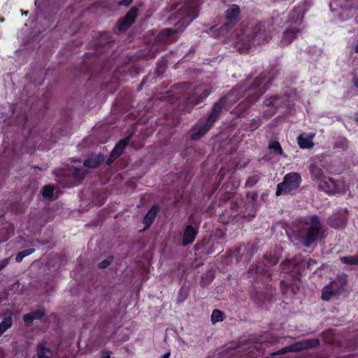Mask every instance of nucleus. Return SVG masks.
Returning <instances> with one entry per match:
<instances>
[{"label": "nucleus", "mask_w": 358, "mask_h": 358, "mask_svg": "<svg viewBox=\"0 0 358 358\" xmlns=\"http://www.w3.org/2000/svg\"><path fill=\"white\" fill-rule=\"evenodd\" d=\"M9 263V259H4L0 261V270L6 267Z\"/></svg>", "instance_id": "bb28decb"}, {"label": "nucleus", "mask_w": 358, "mask_h": 358, "mask_svg": "<svg viewBox=\"0 0 358 358\" xmlns=\"http://www.w3.org/2000/svg\"><path fill=\"white\" fill-rule=\"evenodd\" d=\"M129 141V138L127 137L122 139L112 150L110 156L108 159V164L111 163L115 159L118 157L122 152L124 148L127 146Z\"/></svg>", "instance_id": "f8f14e48"}, {"label": "nucleus", "mask_w": 358, "mask_h": 358, "mask_svg": "<svg viewBox=\"0 0 358 358\" xmlns=\"http://www.w3.org/2000/svg\"><path fill=\"white\" fill-rule=\"evenodd\" d=\"M34 252V249H27L19 252L15 257L16 262H21L24 257L32 254Z\"/></svg>", "instance_id": "5701e85b"}, {"label": "nucleus", "mask_w": 358, "mask_h": 358, "mask_svg": "<svg viewBox=\"0 0 358 358\" xmlns=\"http://www.w3.org/2000/svg\"><path fill=\"white\" fill-rule=\"evenodd\" d=\"M44 315V312L39 310L24 315L23 319L27 325H30L34 320H39Z\"/></svg>", "instance_id": "2eb2a0df"}, {"label": "nucleus", "mask_w": 358, "mask_h": 358, "mask_svg": "<svg viewBox=\"0 0 358 358\" xmlns=\"http://www.w3.org/2000/svg\"><path fill=\"white\" fill-rule=\"evenodd\" d=\"M319 187L328 194H334L338 191L336 182L331 178H324L318 185Z\"/></svg>", "instance_id": "1a4fd4ad"}, {"label": "nucleus", "mask_w": 358, "mask_h": 358, "mask_svg": "<svg viewBox=\"0 0 358 358\" xmlns=\"http://www.w3.org/2000/svg\"><path fill=\"white\" fill-rule=\"evenodd\" d=\"M354 84L357 87H358V78H355Z\"/></svg>", "instance_id": "72a5a7b5"}, {"label": "nucleus", "mask_w": 358, "mask_h": 358, "mask_svg": "<svg viewBox=\"0 0 358 358\" xmlns=\"http://www.w3.org/2000/svg\"><path fill=\"white\" fill-rule=\"evenodd\" d=\"M110 355L108 352H103L102 354L101 358H109Z\"/></svg>", "instance_id": "2f4dec72"}, {"label": "nucleus", "mask_w": 358, "mask_h": 358, "mask_svg": "<svg viewBox=\"0 0 358 358\" xmlns=\"http://www.w3.org/2000/svg\"><path fill=\"white\" fill-rule=\"evenodd\" d=\"M164 33L167 36H170L173 33V31L171 29H166L164 31Z\"/></svg>", "instance_id": "7c9ffc66"}, {"label": "nucleus", "mask_w": 358, "mask_h": 358, "mask_svg": "<svg viewBox=\"0 0 358 358\" xmlns=\"http://www.w3.org/2000/svg\"><path fill=\"white\" fill-rule=\"evenodd\" d=\"M103 160V157L100 155H90L84 162V165L89 168H96Z\"/></svg>", "instance_id": "dca6fc26"}, {"label": "nucleus", "mask_w": 358, "mask_h": 358, "mask_svg": "<svg viewBox=\"0 0 358 358\" xmlns=\"http://www.w3.org/2000/svg\"><path fill=\"white\" fill-rule=\"evenodd\" d=\"M357 120H358V119H357Z\"/></svg>", "instance_id": "58836bf2"}, {"label": "nucleus", "mask_w": 358, "mask_h": 358, "mask_svg": "<svg viewBox=\"0 0 358 358\" xmlns=\"http://www.w3.org/2000/svg\"><path fill=\"white\" fill-rule=\"evenodd\" d=\"M208 94L209 91L208 90L207 87L203 85H199L194 89L193 94L189 98V101L192 102L194 101V99H196L195 104H197L199 102L205 99Z\"/></svg>", "instance_id": "6e6552de"}, {"label": "nucleus", "mask_w": 358, "mask_h": 358, "mask_svg": "<svg viewBox=\"0 0 358 358\" xmlns=\"http://www.w3.org/2000/svg\"><path fill=\"white\" fill-rule=\"evenodd\" d=\"M170 356V353L169 352H167V353H165L164 355H163L161 358H169Z\"/></svg>", "instance_id": "473e14b6"}, {"label": "nucleus", "mask_w": 358, "mask_h": 358, "mask_svg": "<svg viewBox=\"0 0 358 358\" xmlns=\"http://www.w3.org/2000/svg\"><path fill=\"white\" fill-rule=\"evenodd\" d=\"M196 234L197 231L192 226H187L184 232L182 245H187L192 243Z\"/></svg>", "instance_id": "ddd939ff"}, {"label": "nucleus", "mask_w": 358, "mask_h": 358, "mask_svg": "<svg viewBox=\"0 0 358 358\" xmlns=\"http://www.w3.org/2000/svg\"><path fill=\"white\" fill-rule=\"evenodd\" d=\"M355 52H358V43L357 44V45L355 46Z\"/></svg>", "instance_id": "c9c22d12"}, {"label": "nucleus", "mask_w": 358, "mask_h": 358, "mask_svg": "<svg viewBox=\"0 0 358 358\" xmlns=\"http://www.w3.org/2000/svg\"><path fill=\"white\" fill-rule=\"evenodd\" d=\"M309 169L312 178L317 181L318 184L321 180H323L324 177L321 169L317 167L315 165H310Z\"/></svg>", "instance_id": "f3484780"}, {"label": "nucleus", "mask_w": 358, "mask_h": 358, "mask_svg": "<svg viewBox=\"0 0 358 358\" xmlns=\"http://www.w3.org/2000/svg\"><path fill=\"white\" fill-rule=\"evenodd\" d=\"M157 211V207L153 206L145 215L144 217V224L146 227H150L153 222Z\"/></svg>", "instance_id": "6ab92c4d"}, {"label": "nucleus", "mask_w": 358, "mask_h": 358, "mask_svg": "<svg viewBox=\"0 0 358 358\" xmlns=\"http://www.w3.org/2000/svg\"><path fill=\"white\" fill-rule=\"evenodd\" d=\"M269 148L273 150L276 153L282 155V149L278 142L274 141L269 145Z\"/></svg>", "instance_id": "393cba45"}, {"label": "nucleus", "mask_w": 358, "mask_h": 358, "mask_svg": "<svg viewBox=\"0 0 358 358\" xmlns=\"http://www.w3.org/2000/svg\"><path fill=\"white\" fill-rule=\"evenodd\" d=\"M301 182V176L296 172L289 173L284 177L282 182L277 185L276 196L287 194L296 189Z\"/></svg>", "instance_id": "f257e3e1"}, {"label": "nucleus", "mask_w": 358, "mask_h": 358, "mask_svg": "<svg viewBox=\"0 0 358 358\" xmlns=\"http://www.w3.org/2000/svg\"><path fill=\"white\" fill-rule=\"evenodd\" d=\"M267 105H271V104H273V102L271 100L268 101V102L266 103Z\"/></svg>", "instance_id": "f704fd0d"}, {"label": "nucleus", "mask_w": 358, "mask_h": 358, "mask_svg": "<svg viewBox=\"0 0 358 358\" xmlns=\"http://www.w3.org/2000/svg\"><path fill=\"white\" fill-rule=\"evenodd\" d=\"M137 8H133L128 12L125 17L119 23L118 29L120 31L127 30L134 23L137 16Z\"/></svg>", "instance_id": "423d86ee"}, {"label": "nucleus", "mask_w": 358, "mask_h": 358, "mask_svg": "<svg viewBox=\"0 0 358 358\" xmlns=\"http://www.w3.org/2000/svg\"><path fill=\"white\" fill-rule=\"evenodd\" d=\"M13 324V318L11 316H9L6 318H5L1 323H0V336L6 332L9 328L11 327Z\"/></svg>", "instance_id": "aec40b11"}, {"label": "nucleus", "mask_w": 358, "mask_h": 358, "mask_svg": "<svg viewBox=\"0 0 358 358\" xmlns=\"http://www.w3.org/2000/svg\"><path fill=\"white\" fill-rule=\"evenodd\" d=\"M132 2V0H122L121 1L119 4L120 5H124V6H129Z\"/></svg>", "instance_id": "c756f323"}, {"label": "nucleus", "mask_w": 358, "mask_h": 358, "mask_svg": "<svg viewBox=\"0 0 358 358\" xmlns=\"http://www.w3.org/2000/svg\"><path fill=\"white\" fill-rule=\"evenodd\" d=\"M239 15V8L236 5L230 6L226 12V17L229 21L236 20Z\"/></svg>", "instance_id": "a211bd4d"}, {"label": "nucleus", "mask_w": 358, "mask_h": 358, "mask_svg": "<svg viewBox=\"0 0 358 358\" xmlns=\"http://www.w3.org/2000/svg\"><path fill=\"white\" fill-rule=\"evenodd\" d=\"M197 11L195 8L189 7V10L187 11V16L185 17V26L188 25L193 19L197 17Z\"/></svg>", "instance_id": "412c9836"}, {"label": "nucleus", "mask_w": 358, "mask_h": 358, "mask_svg": "<svg viewBox=\"0 0 358 358\" xmlns=\"http://www.w3.org/2000/svg\"><path fill=\"white\" fill-rule=\"evenodd\" d=\"M334 283H331L330 285L324 287L322 293V299L323 300L329 301L334 296H336L339 294L338 290H335L334 289Z\"/></svg>", "instance_id": "4468645a"}, {"label": "nucleus", "mask_w": 358, "mask_h": 358, "mask_svg": "<svg viewBox=\"0 0 358 358\" xmlns=\"http://www.w3.org/2000/svg\"><path fill=\"white\" fill-rule=\"evenodd\" d=\"M75 176H78V170H76V171L74 173Z\"/></svg>", "instance_id": "e433bc0d"}, {"label": "nucleus", "mask_w": 358, "mask_h": 358, "mask_svg": "<svg viewBox=\"0 0 358 358\" xmlns=\"http://www.w3.org/2000/svg\"><path fill=\"white\" fill-rule=\"evenodd\" d=\"M318 345L319 341L317 339H310L296 343L295 344L291 345L289 348L291 351H300L316 347Z\"/></svg>", "instance_id": "0eeeda50"}, {"label": "nucleus", "mask_w": 358, "mask_h": 358, "mask_svg": "<svg viewBox=\"0 0 358 358\" xmlns=\"http://www.w3.org/2000/svg\"><path fill=\"white\" fill-rule=\"evenodd\" d=\"M110 262H111L110 259H107V260H104V261L101 262L100 263V267L101 268H106V267H107L110 264Z\"/></svg>", "instance_id": "cd10ccee"}, {"label": "nucleus", "mask_w": 358, "mask_h": 358, "mask_svg": "<svg viewBox=\"0 0 358 358\" xmlns=\"http://www.w3.org/2000/svg\"><path fill=\"white\" fill-rule=\"evenodd\" d=\"M289 23L290 24V26H292V21H289Z\"/></svg>", "instance_id": "4c0bfd02"}, {"label": "nucleus", "mask_w": 358, "mask_h": 358, "mask_svg": "<svg viewBox=\"0 0 358 358\" xmlns=\"http://www.w3.org/2000/svg\"><path fill=\"white\" fill-rule=\"evenodd\" d=\"M302 19L303 15L301 12H298L296 19L293 20V27L290 29H287L283 34V37L281 40V43L283 45H287L291 43L292 41L296 37L298 33L300 31L299 26L302 22Z\"/></svg>", "instance_id": "7ed1b4c3"}, {"label": "nucleus", "mask_w": 358, "mask_h": 358, "mask_svg": "<svg viewBox=\"0 0 358 358\" xmlns=\"http://www.w3.org/2000/svg\"><path fill=\"white\" fill-rule=\"evenodd\" d=\"M344 220H341L339 223L331 222V225L335 228H338L344 224Z\"/></svg>", "instance_id": "c85d7f7f"}, {"label": "nucleus", "mask_w": 358, "mask_h": 358, "mask_svg": "<svg viewBox=\"0 0 358 358\" xmlns=\"http://www.w3.org/2000/svg\"><path fill=\"white\" fill-rule=\"evenodd\" d=\"M315 137V134H302L298 138V144L302 149H309L313 147L314 143L313 139Z\"/></svg>", "instance_id": "9d476101"}, {"label": "nucleus", "mask_w": 358, "mask_h": 358, "mask_svg": "<svg viewBox=\"0 0 358 358\" xmlns=\"http://www.w3.org/2000/svg\"><path fill=\"white\" fill-rule=\"evenodd\" d=\"M53 351L46 342L40 343L36 348V358H52Z\"/></svg>", "instance_id": "9b49d317"}, {"label": "nucleus", "mask_w": 358, "mask_h": 358, "mask_svg": "<svg viewBox=\"0 0 358 358\" xmlns=\"http://www.w3.org/2000/svg\"><path fill=\"white\" fill-rule=\"evenodd\" d=\"M262 38V36L261 33L255 31L252 36L250 34V31L248 29L245 31H243L242 29H236L235 34H234L233 36V39L238 41L237 43H243L245 45L250 41H251L252 43H259Z\"/></svg>", "instance_id": "f03ea898"}, {"label": "nucleus", "mask_w": 358, "mask_h": 358, "mask_svg": "<svg viewBox=\"0 0 358 358\" xmlns=\"http://www.w3.org/2000/svg\"><path fill=\"white\" fill-rule=\"evenodd\" d=\"M341 260L343 263L348 265H358V255L349 257H342Z\"/></svg>", "instance_id": "4be33fe9"}, {"label": "nucleus", "mask_w": 358, "mask_h": 358, "mask_svg": "<svg viewBox=\"0 0 358 358\" xmlns=\"http://www.w3.org/2000/svg\"><path fill=\"white\" fill-rule=\"evenodd\" d=\"M320 229V222L317 216L311 217V227L308 229L304 239V245L309 247L316 240Z\"/></svg>", "instance_id": "20e7f679"}, {"label": "nucleus", "mask_w": 358, "mask_h": 358, "mask_svg": "<svg viewBox=\"0 0 358 358\" xmlns=\"http://www.w3.org/2000/svg\"><path fill=\"white\" fill-rule=\"evenodd\" d=\"M211 320L213 323H215L222 320V313L219 310H214L211 315Z\"/></svg>", "instance_id": "b1692460"}, {"label": "nucleus", "mask_w": 358, "mask_h": 358, "mask_svg": "<svg viewBox=\"0 0 358 358\" xmlns=\"http://www.w3.org/2000/svg\"><path fill=\"white\" fill-rule=\"evenodd\" d=\"M53 195V187L50 185H46L43 190V196L45 198H50Z\"/></svg>", "instance_id": "a878e982"}, {"label": "nucleus", "mask_w": 358, "mask_h": 358, "mask_svg": "<svg viewBox=\"0 0 358 358\" xmlns=\"http://www.w3.org/2000/svg\"><path fill=\"white\" fill-rule=\"evenodd\" d=\"M220 110V107L217 105H215L210 114L208 119L207 120V123L206 125L201 128L199 131L196 133H193L192 135V138L193 140H197L200 138L203 135L206 134V132L210 129L212 126L213 123L216 120L219 113Z\"/></svg>", "instance_id": "39448f33"}]
</instances>
